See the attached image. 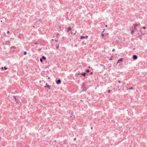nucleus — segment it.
I'll return each mask as SVG.
<instances>
[{"label":"nucleus","mask_w":147,"mask_h":147,"mask_svg":"<svg viewBox=\"0 0 147 147\" xmlns=\"http://www.w3.org/2000/svg\"><path fill=\"white\" fill-rule=\"evenodd\" d=\"M13 97L14 98L17 103L20 104V105H22L19 96H13Z\"/></svg>","instance_id":"1"},{"label":"nucleus","mask_w":147,"mask_h":147,"mask_svg":"<svg viewBox=\"0 0 147 147\" xmlns=\"http://www.w3.org/2000/svg\"><path fill=\"white\" fill-rule=\"evenodd\" d=\"M81 88L82 89V92L86 91L88 88H86L84 84L83 83L82 84Z\"/></svg>","instance_id":"2"},{"label":"nucleus","mask_w":147,"mask_h":147,"mask_svg":"<svg viewBox=\"0 0 147 147\" xmlns=\"http://www.w3.org/2000/svg\"><path fill=\"white\" fill-rule=\"evenodd\" d=\"M16 49V47L14 46H11L10 47V51L12 53H14L15 52V49Z\"/></svg>","instance_id":"3"},{"label":"nucleus","mask_w":147,"mask_h":147,"mask_svg":"<svg viewBox=\"0 0 147 147\" xmlns=\"http://www.w3.org/2000/svg\"><path fill=\"white\" fill-rule=\"evenodd\" d=\"M123 58H120L119 59L117 62V64L119 63V65H120V63H122L123 62Z\"/></svg>","instance_id":"4"},{"label":"nucleus","mask_w":147,"mask_h":147,"mask_svg":"<svg viewBox=\"0 0 147 147\" xmlns=\"http://www.w3.org/2000/svg\"><path fill=\"white\" fill-rule=\"evenodd\" d=\"M48 88L49 90H51V86L49 85H48L47 83H46V84L45 86H44V88Z\"/></svg>","instance_id":"5"},{"label":"nucleus","mask_w":147,"mask_h":147,"mask_svg":"<svg viewBox=\"0 0 147 147\" xmlns=\"http://www.w3.org/2000/svg\"><path fill=\"white\" fill-rule=\"evenodd\" d=\"M56 83L57 84H58V85L60 84L61 83V80L60 79L57 80L56 79Z\"/></svg>","instance_id":"6"},{"label":"nucleus","mask_w":147,"mask_h":147,"mask_svg":"<svg viewBox=\"0 0 147 147\" xmlns=\"http://www.w3.org/2000/svg\"><path fill=\"white\" fill-rule=\"evenodd\" d=\"M88 37V35H86L85 36H80V39L81 40L84 38H86V39H87Z\"/></svg>","instance_id":"7"},{"label":"nucleus","mask_w":147,"mask_h":147,"mask_svg":"<svg viewBox=\"0 0 147 147\" xmlns=\"http://www.w3.org/2000/svg\"><path fill=\"white\" fill-rule=\"evenodd\" d=\"M138 58V56L135 55H133L132 56V58L134 60H136Z\"/></svg>","instance_id":"8"},{"label":"nucleus","mask_w":147,"mask_h":147,"mask_svg":"<svg viewBox=\"0 0 147 147\" xmlns=\"http://www.w3.org/2000/svg\"><path fill=\"white\" fill-rule=\"evenodd\" d=\"M5 44L6 45L10 46L11 45L10 41L9 40H7V41H6Z\"/></svg>","instance_id":"9"},{"label":"nucleus","mask_w":147,"mask_h":147,"mask_svg":"<svg viewBox=\"0 0 147 147\" xmlns=\"http://www.w3.org/2000/svg\"><path fill=\"white\" fill-rule=\"evenodd\" d=\"M86 72H82L81 73V75L83 76L84 77H86Z\"/></svg>","instance_id":"10"},{"label":"nucleus","mask_w":147,"mask_h":147,"mask_svg":"<svg viewBox=\"0 0 147 147\" xmlns=\"http://www.w3.org/2000/svg\"><path fill=\"white\" fill-rule=\"evenodd\" d=\"M59 43H60V42H59V43L58 44V45L56 44L55 45V47H56V49H58V48L59 47Z\"/></svg>","instance_id":"11"},{"label":"nucleus","mask_w":147,"mask_h":147,"mask_svg":"<svg viewBox=\"0 0 147 147\" xmlns=\"http://www.w3.org/2000/svg\"><path fill=\"white\" fill-rule=\"evenodd\" d=\"M71 30V28L70 26H69L67 28V32H69V31Z\"/></svg>","instance_id":"12"},{"label":"nucleus","mask_w":147,"mask_h":147,"mask_svg":"<svg viewBox=\"0 0 147 147\" xmlns=\"http://www.w3.org/2000/svg\"><path fill=\"white\" fill-rule=\"evenodd\" d=\"M142 36V35L140 34H139V35L137 36V37L139 38L140 40H142V38L141 37Z\"/></svg>","instance_id":"13"},{"label":"nucleus","mask_w":147,"mask_h":147,"mask_svg":"<svg viewBox=\"0 0 147 147\" xmlns=\"http://www.w3.org/2000/svg\"><path fill=\"white\" fill-rule=\"evenodd\" d=\"M42 60H45L46 59V57L44 56H42Z\"/></svg>","instance_id":"14"},{"label":"nucleus","mask_w":147,"mask_h":147,"mask_svg":"<svg viewBox=\"0 0 147 147\" xmlns=\"http://www.w3.org/2000/svg\"><path fill=\"white\" fill-rule=\"evenodd\" d=\"M7 69V67H2L1 68V69H2V70H3L4 69H5V70H6Z\"/></svg>","instance_id":"15"},{"label":"nucleus","mask_w":147,"mask_h":147,"mask_svg":"<svg viewBox=\"0 0 147 147\" xmlns=\"http://www.w3.org/2000/svg\"><path fill=\"white\" fill-rule=\"evenodd\" d=\"M81 75V73H78V72H77L76 73V74L75 75V76L76 77H77L78 75Z\"/></svg>","instance_id":"16"},{"label":"nucleus","mask_w":147,"mask_h":147,"mask_svg":"<svg viewBox=\"0 0 147 147\" xmlns=\"http://www.w3.org/2000/svg\"><path fill=\"white\" fill-rule=\"evenodd\" d=\"M90 72V70L89 69H87L86 70V73H88Z\"/></svg>","instance_id":"17"},{"label":"nucleus","mask_w":147,"mask_h":147,"mask_svg":"<svg viewBox=\"0 0 147 147\" xmlns=\"http://www.w3.org/2000/svg\"><path fill=\"white\" fill-rule=\"evenodd\" d=\"M138 26V24L137 23L135 24L134 25V28H135Z\"/></svg>","instance_id":"18"},{"label":"nucleus","mask_w":147,"mask_h":147,"mask_svg":"<svg viewBox=\"0 0 147 147\" xmlns=\"http://www.w3.org/2000/svg\"><path fill=\"white\" fill-rule=\"evenodd\" d=\"M134 31L133 30H132L131 31V34H133V33H134Z\"/></svg>","instance_id":"19"},{"label":"nucleus","mask_w":147,"mask_h":147,"mask_svg":"<svg viewBox=\"0 0 147 147\" xmlns=\"http://www.w3.org/2000/svg\"><path fill=\"white\" fill-rule=\"evenodd\" d=\"M104 36V34L103 33H102L101 34V36H102V38H103V37Z\"/></svg>","instance_id":"20"},{"label":"nucleus","mask_w":147,"mask_h":147,"mask_svg":"<svg viewBox=\"0 0 147 147\" xmlns=\"http://www.w3.org/2000/svg\"><path fill=\"white\" fill-rule=\"evenodd\" d=\"M27 54V52L26 51H25L24 52V55H26Z\"/></svg>","instance_id":"21"},{"label":"nucleus","mask_w":147,"mask_h":147,"mask_svg":"<svg viewBox=\"0 0 147 147\" xmlns=\"http://www.w3.org/2000/svg\"><path fill=\"white\" fill-rule=\"evenodd\" d=\"M40 62H41V63H42L43 62V60L42 59V58H40Z\"/></svg>","instance_id":"22"},{"label":"nucleus","mask_w":147,"mask_h":147,"mask_svg":"<svg viewBox=\"0 0 147 147\" xmlns=\"http://www.w3.org/2000/svg\"><path fill=\"white\" fill-rule=\"evenodd\" d=\"M112 58H113V56H111L109 59V60H113Z\"/></svg>","instance_id":"23"},{"label":"nucleus","mask_w":147,"mask_h":147,"mask_svg":"<svg viewBox=\"0 0 147 147\" xmlns=\"http://www.w3.org/2000/svg\"><path fill=\"white\" fill-rule=\"evenodd\" d=\"M133 89V88L131 87H130V88H129L127 90H132V89Z\"/></svg>","instance_id":"24"},{"label":"nucleus","mask_w":147,"mask_h":147,"mask_svg":"<svg viewBox=\"0 0 147 147\" xmlns=\"http://www.w3.org/2000/svg\"><path fill=\"white\" fill-rule=\"evenodd\" d=\"M142 28L143 29H146V27L145 26H143V27H142Z\"/></svg>","instance_id":"25"},{"label":"nucleus","mask_w":147,"mask_h":147,"mask_svg":"<svg viewBox=\"0 0 147 147\" xmlns=\"http://www.w3.org/2000/svg\"><path fill=\"white\" fill-rule=\"evenodd\" d=\"M7 33L8 34H9L10 33V32L9 31H7Z\"/></svg>","instance_id":"26"},{"label":"nucleus","mask_w":147,"mask_h":147,"mask_svg":"<svg viewBox=\"0 0 147 147\" xmlns=\"http://www.w3.org/2000/svg\"><path fill=\"white\" fill-rule=\"evenodd\" d=\"M58 40L55 39V42H56V43L57 42H58Z\"/></svg>","instance_id":"27"},{"label":"nucleus","mask_w":147,"mask_h":147,"mask_svg":"<svg viewBox=\"0 0 147 147\" xmlns=\"http://www.w3.org/2000/svg\"><path fill=\"white\" fill-rule=\"evenodd\" d=\"M34 45H36L38 44V43L37 42H35L34 43Z\"/></svg>","instance_id":"28"},{"label":"nucleus","mask_w":147,"mask_h":147,"mask_svg":"<svg viewBox=\"0 0 147 147\" xmlns=\"http://www.w3.org/2000/svg\"><path fill=\"white\" fill-rule=\"evenodd\" d=\"M141 35H144V33H143V32H141Z\"/></svg>","instance_id":"29"},{"label":"nucleus","mask_w":147,"mask_h":147,"mask_svg":"<svg viewBox=\"0 0 147 147\" xmlns=\"http://www.w3.org/2000/svg\"><path fill=\"white\" fill-rule=\"evenodd\" d=\"M90 75H92L93 74V72H91L90 73Z\"/></svg>","instance_id":"30"},{"label":"nucleus","mask_w":147,"mask_h":147,"mask_svg":"<svg viewBox=\"0 0 147 147\" xmlns=\"http://www.w3.org/2000/svg\"><path fill=\"white\" fill-rule=\"evenodd\" d=\"M111 90H108V93H110V92H111Z\"/></svg>","instance_id":"31"},{"label":"nucleus","mask_w":147,"mask_h":147,"mask_svg":"<svg viewBox=\"0 0 147 147\" xmlns=\"http://www.w3.org/2000/svg\"><path fill=\"white\" fill-rule=\"evenodd\" d=\"M74 141H76V138H74Z\"/></svg>","instance_id":"32"},{"label":"nucleus","mask_w":147,"mask_h":147,"mask_svg":"<svg viewBox=\"0 0 147 147\" xmlns=\"http://www.w3.org/2000/svg\"><path fill=\"white\" fill-rule=\"evenodd\" d=\"M4 35L5 36H6V33H5V32H4Z\"/></svg>","instance_id":"33"},{"label":"nucleus","mask_w":147,"mask_h":147,"mask_svg":"<svg viewBox=\"0 0 147 147\" xmlns=\"http://www.w3.org/2000/svg\"><path fill=\"white\" fill-rule=\"evenodd\" d=\"M118 82L119 83H121V82L119 80H118Z\"/></svg>","instance_id":"34"},{"label":"nucleus","mask_w":147,"mask_h":147,"mask_svg":"<svg viewBox=\"0 0 147 147\" xmlns=\"http://www.w3.org/2000/svg\"><path fill=\"white\" fill-rule=\"evenodd\" d=\"M115 49H113L112 51V52H114L115 51Z\"/></svg>","instance_id":"35"},{"label":"nucleus","mask_w":147,"mask_h":147,"mask_svg":"<svg viewBox=\"0 0 147 147\" xmlns=\"http://www.w3.org/2000/svg\"><path fill=\"white\" fill-rule=\"evenodd\" d=\"M73 113H71V115L70 116V117H72V115H73Z\"/></svg>","instance_id":"36"},{"label":"nucleus","mask_w":147,"mask_h":147,"mask_svg":"<svg viewBox=\"0 0 147 147\" xmlns=\"http://www.w3.org/2000/svg\"><path fill=\"white\" fill-rule=\"evenodd\" d=\"M100 65L101 66H104V65L103 64H100Z\"/></svg>","instance_id":"37"},{"label":"nucleus","mask_w":147,"mask_h":147,"mask_svg":"<svg viewBox=\"0 0 147 147\" xmlns=\"http://www.w3.org/2000/svg\"><path fill=\"white\" fill-rule=\"evenodd\" d=\"M76 31H75V32L74 33H73V35H75V34H76Z\"/></svg>","instance_id":"38"},{"label":"nucleus","mask_w":147,"mask_h":147,"mask_svg":"<svg viewBox=\"0 0 147 147\" xmlns=\"http://www.w3.org/2000/svg\"><path fill=\"white\" fill-rule=\"evenodd\" d=\"M41 50V49H39L38 50V51H40Z\"/></svg>","instance_id":"39"},{"label":"nucleus","mask_w":147,"mask_h":147,"mask_svg":"<svg viewBox=\"0 0 147 147\" xmlns=\"http://www.w3.org/2000/svg\"><path fill=\"white\" fill-rule=\"evenodd\" d=\"M39 21H41V19H39Z\"/></svg>","instance_id":"40"},{"label":"nucleus","mask_w":147,"mask_h":147,"mask_svg":"<svg viewBox=\"0 0 147 147\" xmlns=\"http://www.w3.org/2000/svg\"><path fill=\"white\" fill-rule=\"evenodd\" d=\"M105 27H107V25H106L105 26Z\"/></svg>","instance_id":"41"},{"label":"nucleus","mask_w":147,"mask_h":147,"mask_svg":"<svg viewBox=\"0 0 147 147\" xmlns=\"http://www.w3.org/2000/svg\"><path fill=\"white\" fill-rule=\"evenodd\" d=\"M54 39H52L51 40H52V41H54Z\"/></svg>","instance_id":"42"},{"label":"nucleus","mask_w":147,"mask_h":147,"mask_svg":"<svg viewBox=\"0 0 147 147\" xmlns=\"http://www.w3.org/2000/svg\"><path fill=\"white\" fill-rule=\"evenodd\" d=\"M71 34H73V32H72L71 31Z\"/></svg>","instance_id":"43"},{"label":"nucleus","mask_w":147,"mask_h":147,"mask_svg":"<svg viewBox=\"0 0 147 147\" xmlns=\"http://www.w3.org/2000/svg\"><path fill=\"white\" fill-rule=\"evenodd\" d=\"M104 32V30H103V31L102 32V33H103Z\"/></svg>","instance_id":"44"},{"label":"nucleus","mask_w":147,"mask_h":147,"mask_svg":"<svg viewBox=\"0 0 147 147\" xmlns=\"http://www.w3.org/2000/svg\"><path fill=\"white\" fill-rule=\"evenodd\" d=\"M140 32H142V31H141V30H140Z\"/></svg>","instance_id":"45"},{"label":"nucleus","mask_w":147,"mask_h":147,"mask_svg":"<svg viewBox=\"0 0 147 147\" xmlns=\"http://www.w3.org/2000/svg\"><path fill=\"white\" fill-rule=\"evenodd\" d=\"M75 46L76 47H77V45H75Z\"/></svg>","instance_id":"46"},{"label":"nucleus","mask_w":147,"mask_h":147,"mask_svg":"<svg viewBox=\"0 0 147 147\" xmlns=\"http://www.w3.org/2000/svg\"><path fill=\"white\" fill-rule=\"evenodd\" d=\"M103 29V30H104V31L105 30V29Z\"/></svg>","instance_id":"47"},{"label":"nucleus","mask_w":147,"mask_h":147,"mask_svg":"<svg viewBox=\"0 0 147 147\" xmlns=\"http://www.w3.org/2000/svg\"><path fill=\"white\" fill-rule=\"evenodd\" d=\"M125 84V82H124V83H123V84Z\"/></svg>","instance_id":"48"},{"label":"nucleus","mask_w":147,"mask_h":147,"mask_svg":"<svg viewBox=\"0 0 147 147\" xmlns=\"http://www.w3.org/2000/svg\"><path fill=\"white\" fill-rule=\"evenodd\" d=\"M92 128H92V127H91V129H92Z\"/></svg>","instance_id":"49"},{"label":"nucleus","mask_w":147,"mask_h":147,"mask_svg":"<svg viewBox=\"0 0 147 147\" xmlns=\"http://www.w3.org/2000/svg\"><path fill=\"white\" fill-rule=\"evenodd\" d=\"M119 86H118V88H119Z\"/></svg>","instance_id":"50"},{"label":"nucleus","mask_w":147,"mask_h":147,"mask_svg":"<svg viewBox=\"0 0 147 147\" xmlns=\"http://www.w3.org/2000/svg\"><path fill=\"white\" fill-rule=\"evenodd\" d=\"M49 78H49H49H48V79H49Z\"/></svg>","instance_id":"51"},{"label":"nucleus","mask_w":147,"mask_h":147,"mask_svg":"<svg viewBox=\"0 0 147 147\" xmlns=\"http://www.w3.org/2000/svg\"><path fill=\"white\" fill-rule=\"evenodd\" d=\"M75 117H74V118Z\"/></svg>","instance_id":"52"},{"label":"nucleus","mask_w":147,"mask_h":147,"mask_svg":"<svg viewBox=\"0 0 147 147\" xmlns=\"http://www.w3.org/2000/svg\"><path fill=\"white\" fill-rule=\"evenodd\" d=\"M58 33H57V35H58Z\"/></svg>","instance_id":"53"}]
</instances>
